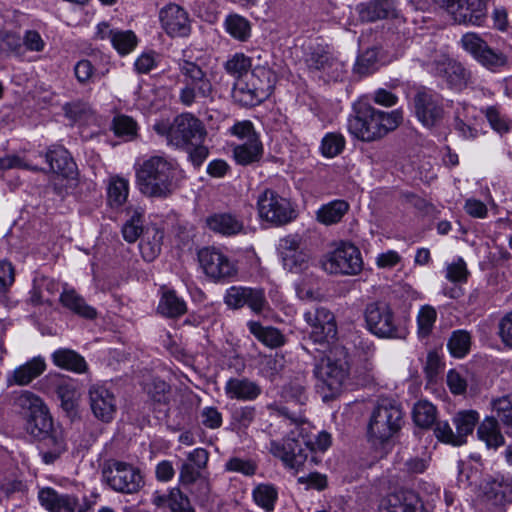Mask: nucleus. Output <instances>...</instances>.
I'll return each instance as SVG.
<instances>
[{
	"mask_svg": "<svg viewBox=\"0 0 512 512\" xmlns=\"http://www.w3.org/2000/svg\"><path fill=\"white\" fill-rule=\"evenodd\" d=\"M268 409L273 415L283 417L287 426L294 425L287 437L282 441L271 440L269 443V452L278 458L285 468L298 473L303 469L307 454L301 448L303 443L311 451H326L331 445V435L325 431L319 432L316 436L308 435L309 425L301 411L291 412L288 406L269 405Z\"/></svg>",
	"mask_w": 512,
	"mask_h": 512,
	"instance_id": "f257e3e1",
	"label": "nucleus"
},
{
	"mask_svg": "<svg viewBox=\"0 0 512 512\" xmlns=\"http://www.w3.org/2000/svg\"><path fill=\"white\" fill-rule=\"evenodd\" d=\"M323 356L314 366L316 390L324 402L335 399L343 390L349 375L347 351L341 345L322 349Z\"/></svg>",
	"mask_w": 512,
	"mask_h": 512,
	"instance_id": "f03ea898",
	"label": "nucleus"
},
{
	"mask_svg": "<svg viewBox=\"0 0 512 512\" xmlns=\"http://www.w3.org/2000/svg\"><path fill=\"white\" fill-rule=\"evenodd\" d=\"M136 185L140 193L148 198L166 199L177 188V167L162 156H152L136 169Z\"/></svg>",
	"mask_w": 512,
	"mask_h": 512,
	"instance_id": "7ed1b4c3",
	"label": "nucleus"
},
{
	"mask_svg": "<svg viewBox=\"0 0 512 512\" xmlns=\"http://www.w3.org/2000/svg\"><path fill=\"white\" fill-rule=\"evenodd\" d=\"M402 121L401 110L386 112L369 106L349 118L348 130L361 141L374 142L396 130Z\"/></svg>",
	"mask_w": 512,
	"mask_h": 512,
	"instance_id": "20e7f679",
	"label": "nucleus"
},
{
	"mask_svg": "<svg viewBox=\"0 0 512 512\" xmlns=\"http://www.w3.org/2000/svg\"><path fill=\"white\" fill-rule=\"evenodd\" d=\"M177 65L183 77V86L178 94L179 103L185 107H192L212 102L215 88L208 73L190 59H180Z\"/></svg>",
	"mask_w": 512,
	"mask_h": 512,
	"instance_id": "39448f33",
	"label": "nucleus"
},
{
	"mask_svg": "<svg viewBox=\"0 0 512 512\" xmlns=\"http://www.w3.org/2000/svg\"><path fill=\"white\" fill-rule=\"evenodd\" d=\"M154 130L165 136L168 144L184 149L202 143L207 135L203 122L190 112L177 115L171 123L158 122Z\"/></svg>",
	"mask_w": 512,
	"mask_h": 512,
	"instance_id": "423d86ee",
	"label": "nucleus"
},
{
	"mask_svg": "<svg viewBox=\"0 0 512 512\" xmlns=\"http://www.w3.org/2000/svg\"><path fill=\"white\" fill-rule=\"evenodd\" d=\"M403 412L399 405L382 399L373 409L368 424V436L374 442L383 443L396 434L402 424Z\"/></svg>",
	"mask_w": 512,
	"mask_h": 512,
	"instance_id": "0eeeda50",
	"label": "nucleus"
},
{
	"mask_svg": "<svg viewBox=\"0 0 512 512\" xmlns=\"http://www.w3.org/2000/svg\"><path fill=\"white\" fill-rule=\"evenodd\" d=\"M321 267L331 275H358L363 269L361 252L353 243L340 241L323 256Z\"/></svg>",
	"mask_w": 512,
	"mask_h": 512,
	"instance_id": "6e6552de",
	"label": "nucleus"
},
{
	"mask_svg": "<svg viewBox=\"0 0 512 512\" xmlns=\"http://www.w3.org/2000/svg\"><path fill=\"white\" fill-rule=\"evenodd\" d=\"M102 476L104 482L117 493L134 494L144 486L141 471L123 461H107L103 467Z\"/></svg>",
	"mask_w": 512,
	"mask_h": 512,
	"instance_id": "1a4fd4ad",
	"label": "nucleus"
},
{
	"mask_svg": "<svg viewBox=\"0 0 512 512\" xmlns=\"http://www.w3.org/2000/svg\"><path fill=\"white\" fill-rule=\"evenodd\" d=\"M309 338L323 349L338 345L337 324L334 314L325 307H313L303 314Z\"/></svg>",
	"mask_w": 512,
	"mask_h": 512,
	"instance_id": "9d476101",
	"label": "nucleus"
},
{
	"mask_svg": "<svg viewBox=\"0 0 512 512\" xmlns=\"http://www.w3.org/2000/svg\"><path fill=\"white\" fill-rule=\"evenodd\" d=\"M15 401L27 418V430L31 435L42 437L51 430L52 418L39 396L30 391H22Z\"/></svg>",
	"mask_w": 512,
	"mask_h": 512,
	"instance_id": "9b49d317",
	"label": "nucleus"
},
{
	"mask_svg": "<svg viewBox=\"0 0 512 512\" xmlns=\"http://www.w3.org/2000/svg\"><path fill=\"white\" fill-rule=\"evenodd\" d=\"M452 19L463 25L482 26L487 19L488 0H432Z\"/></svg>",
	"mask_w": 512,
	"mask_h": 512,
	"instance_id": "f8f14e48",
	"label": "nucleus"
},
{
	"mask_svg": "<svg viewBox=\"0 0 512 512\" xmlns=\"http://www.w3.org/2000/svg\"><path fill=\"white\" fill-rule=\"evenodd\" d=\"M368 330L380 338L400 336L399 325L390 305L383 301L369 303L365 308Z\"/></svg>",
	"mask_w": 512,
	"mask_h": 512,
	"instance_id": "ddd939ff",
	"label": "nucleus"
},
{
	"mask_svg": "<svg viewBox=\"0 0 512 512\" xmlns=\"http://www.w3.org/2000/svg\"><path fill=\"white\" fill-rule=\"evenodd\" d=\"M257 209L261 219L275 225L286 224L294 217L290 202L270 189L258 196Z\"/></svg>",
	"mask_w": 512,
	"mask_h": 512,
	"instance_id": "4468645a",
	"label": "nucleus"
},
{
	"mask_svg": "<svg viewBox=\"0 0 512 512\" xmlns=\"http://www.w3.org/2000/svg\"><path fill=\"white\" fill-rule=\"evenodd\" d=\"M413 107L417 119L428 128L437 126L444 115L441 96L426 88L416 91Z\"/></svg>",
	"mask_w": 512,
	"mask_h": 512,
	"instance_id": "2eb2a0df",
	"label": "nucleus"
},
{
	"mask_svg": "<svg viewBox=\"0 0 512 512\" xmlns=\"http://www.w3.org/2000/svg\"><path fill=\"white\" fill-rule=\"evenodd\" d=\"M198 259L204 273L214 280L229 279L237 274L235 263L214 247L201 249Z\"/></svg>",
	"mask_w": 512,
	"mask_h": 512,
	"instance_id": "dca6fc26",
	"label": "nucleus"
},
{
	"mask_svg": "<svg viewBox=\"0 0 512 512\" xmlns=\"http://www.w3.org/2000/svg\"><path fill=\"white\" fill-rule=\"evenodd\" d=\"M512 502V476H497L487 480L483 486L481 503L488 512H502Z\"/></svg>",
	"mask_w": 512,
	"mask_h": 512,
	"instance_id": "f3484780",
	"label": "nucleus"
},
{
	"mask_svg": "<svg viewBox=\"0 0 512 512\" xmlns=\"http://www.w3.org/2000/svg\"><path fill=\"white\" fill-rule=\"evenodd\" d=\"M430 70L455 89L464 88L470 78V73L463 65L445 54L438 55L430 64Z\"/></svg>",
	"mask_w": 512,
	"mask_h": 512,
	"instance_id": "a211bd4d",
	"label": "nucleus"
},
{
	"mask_svg": "<svg viewBox=\"0 0 512 512\" xmlns=\"http://www.w3.org/2000/svg\"><path fill=\"white\" fill-rule=\"evenodd\" d=\"M161 27L170 37H187L191 32L188 12L181 6L170 3L159 12Z\"/></svg>",
	"mask_w": 512,
	"mask_h": 512,
	"instance_id": "6ab92c4d",
	"label": "nucleus"
},
{
	"mask_svg": "<svg viewBox=\"0 0 512 512\" xmlns=\"http://www.w3.org/2000/svg\"><path fill=\"white\" fill-rule=\"evenodd\" d=\"M91 410L96 418L110 422L115 416L117 405L114 394L104 385L95 384L89 389Z\"/></svg>",
	"mask_w": 512,
	"mask_h": 512,
	"instance_id": "aec40b11",
	"label": "nucleus"
},
{
	"mask_svg": "<svg viewBox=\"0 0 512 512\" xmlns=\"http://www.w3.org/2000/svg\"><path fill=\"white\" fill-rule=\"evenodd\" d=\"M38 498L43 507L49 512H90V508H78L79 499L75 495L60 494L55 489L46 487L38 493Z\"/></svg>",
	"mask_w": 512,
	"mask_h": 512,
	"instance_id": "412c9836",
	"label": "nucleus"
},
{
	"mask_svg": "<svg viewBox=\"0 0 512 512\" xmlns=\"http://www.w3.org/2000/svg\"><path fill=\"white\" fill-rule=\"evenodd\" d=\"M46 370V362L43 357H33L29 361L16 367L7 374L6 382L8 386H26L34 379L38 378Z\"/></svg>",
	"mask_w": 512,
	"mask_h": 512,
	"instance_id": "4be33fe9",
	"label": "nucleus"
},
{
	"mask_svg": "<svg viewBox=\"0 0 512 512\" xmlns=\"http://www.w3.org/2000/svg\"><path fill=\"white\" fill-rule=\"evenodd\" d=\"M356 10L361 21L364 22L397 17L393 0H373L369 3L359 4Z\"/></svg>",
	"mask_w": 512,
	"mask_h": 512,
	"instance_id": "5701e85b",
	"label": "nucleus"
},
{
	"mask_svg": "<svg viewBox=\"0 0 512 512\" xmlns=\"http://www.w3.org/2000/svg\"><path fill=\"white\" fill-rule=\"evenodd\" d=\"M305 62L310 69L323 70L333 78H337L342 70V64L321 46L311 47Z\"/></svg>",
	"mask_w": 512,
	"mask_h": 512,
	"instance_id": "b1692460",
	"label": "nucleus"
},
{
	"mask_svg": "<svg viewBox=\"0 0 512 512\" xmlns=\"http://www.w3.org/2000/svg\"><path fill=\"white\" fill-rule=\"evenodd\" d=\"M224 391L229 399L252 401L260 395L261 388L247 378H230L225 384Z\"/></svg>",
	"mask_w": 512,
	"mask_h": 512,
	"instance_id": "393cba45",
	"label": "nucleus"
},
{
	"mask_svg": "<svg viewBox=\"0 0 512 512\" xmlns=\"http://www.w3.org/2000/svg\"><path fill=\"white\" fill-rule=\"evenodd\" d=\"M380 512H421V505L414 493L399 492L384 500Z\"/></svg>",
	"mask_w": 512,
	"mask_h": 512,
	"instance_id": "a878e982",
	"label": "nucleus"
},
{
	"mask_svg": "<svg viewBox=\"0 0 512 512\" xmlns=\"http://www.w3.org/2000/svg\"><path fill=\"white\" fill-rule=\"evenodd\" d=\"M51 357L54 365L74 373H84L88 368L85 359L71 349L60 348Z\"/></svg>",
	"mask_w": 512,
	"mask_h": 512,
	"instance_id": "bb28decb",
	"label": "nucleus"
},
{
	"mask_svg": "<svg viewBox=\"0 0 512 512\" xmlns=\"http://www.w3.org/2000/svg\"><path fill=\"white\" fill-rule=\"evenodd\" d=\"M254 88L253 82L245 74L235 82L232 96L236 102L243 106H255L264 101L265 98Z\"/></svg>",
	"mask_w": 512,
	"mask_h": 512,
	"instance_id": "cd10ccee",
	"label": "nucleus"
},
{
	"mask_svg": "<svg viewBox=\"0 0 512 512\" xmlns=\"http://www.w3.org/2000/svg\"><path fill=\"white\" fill-rule=\"evenodd\" d=\"M206 222L211 230L226 236L238 234L243 229L241 221L226 213L214 214L208 217Z\"/></svg>",
	"mask_w": 512,
	"mask_h": 512,
	"instance_id": "c85d7f7f",
	"label": "nucleus"
},
{
	"mask_svg": "<svg viewBox=\"0 0 512 512\" xmlns=\"http://www.w3.org/2000/svg\"><path fill=\"white\" fill-rule=\"evenodd\" d=\"M60 302L64 307L79 316L88 319L96 317V310L86 304L85 300L74 289H64L60 296Z\"/></svg>",
	"mask_w": 512,
	"mask_h": 512,
	"instance_id": "c756f323",
	"label": "nucleus"
},
{
	"mask_svg": "<svg viewBox=\"0 0 512 512\" xmlns=\"http://www.w3.org/2000/svg\"><path fill=\"white\" fill-rule=\"evenodd\" d=\"M248 79L253 82L255 89L261 96L267 99L274 88L276 76L274 72L264 66H258L252 70L251 73L246 74Z\"/></svg>",
	"mask_w": 512,
	"mask_h": 512,
	"instance_id": "7c9ffc66",
	"label": "nucleus"
},
{
	"mask_svg": "<svg viewBox=\"0 0 512 512\" xmlns=\"http://www.w3.org/2000/svg\"><path fill=\"white\" fill-rule=\"evenodd\" d=\"M248 79L253 82L255 89L261 96L267 99L274 88L276 76L274 72L264 66H258L252 70L251 73L246 74Z\"/></svg>",
	"mask_w": 512,
	"mask_h": 512,
	"instance_id": "2f4dec72",
	"label": "nucleus"
},
{
	"mask_svg": "<svg viewBox=\"0 0 512 512\" xmlns=\"http://www.w3.org/2000/svg\"><path fill=\"white\" fill-rule=\"evenodd\" d=\"M478 438L489 448H498L504 444L498 421L494 417H486L477 429Z\"/></svg>",
	"mask_w": 512,
	"mask_h": 512,
	"instance_id": "473e14b6",
	"label": "nucleus"
},
{
	"mask_svg": "<svg viewBox=\"0 0 512 512\" xmlns=\"http://www.w3.org/2000/svg\"><path fill=\"white\" fill-rule=\"evenodd\" d=\"M348 210L349 204L346 201L334 200L319 208L316 218L321 224L333 225L340 222Z\"/></svg>",
	"mask_w": 512,
	"mask_h": 512,
	"instance_id": "72a5a7b5",
	"label": "nucleus"
},
{
	"mask_svg": "<svg viewBox=\"0 0 512 512\" xmlns=\"http://www.w3.org/2000/svg\"><path fill=\"white\" fill-rule=\"evenodd\" d=\"M38 438L43 439L45 445L51 448L42 454L43 461L47 464L53 463L66 451V443L62 432L53 429V426L47 434Z\"/></svg>",
	"mask_w": 512,
	"mask_h": 512,
	"instance_id": "f704fd0d",
	"label": "nucleus"
},
{
	"mask_svg": "<svg viewBox=\"0 0 512 512\" xmlns=\"http://www.w3.org/2000/svg\"><path fill=\"white\" fill-rule=\"evenodd\" d=\"M46 161L49 163L51 171L64 176H68L74 167L68 151L62 147L48 150Z\"/></svg>",
	"mask_w": 512,
	"mask_h": 512,
	"instance_id": "c9c22d12",
	"label": "nucleus"
},
{
	"mask_svg": "<svg viewBox=\"0 0 512 512\" xmlns=\"http://www.w3.org/2000/svg\"><path fill=\"white\" fill-rule=\"evenodd\" d=\"M479 421V413L475 410L459 411L453 418L458 439L461 445L466 443V437L470 435Z\"/></svg>",
	"mask_w": 512,
	"mask_h": 512,
	"instance_id": "e433bc0d",
	"label": "nucleus"
},
{
	"mask_svg": "<svg viewBox=\"0 0 512 512\" xmlns=\"http://www.w3.org/2000/svg\"><path fill=\"white\" fill-rule=\"evenodd\" d=\"M56 393L61 401V407L66 412H72L78 405L80 393L77 386L68 379H62L56 386Z\"/></svg>",
	"mask_w": 512,
	"mask_h": 512,
	"instance_id": "4c0bfd02",
	"label": "nucleus"
},
{
	"mask_svg": "<svg viewBox=\"0 0 512 512\" xmlns=\"http://www.w3.org/2000/svg\"><path fill=\"white\" fill-rule=\"evenodd\" d=\"M252 497L256 505L272 512L278 499V490L273 484L261 483L254 487Z\"/></svg>",
	"mask_w": 512,
	"mask_h": 512,
	"instance_id": "58836bf2",
	"label": "nucleus"
},
{
	"mask_svg": "<svg viewBox=\"0 0 512 512\" xmlns=\"http://www.w3.org/2000/svg\"><path fill=\"white\" fill-rule=\"evenodd\" d=\"M250 332L268 347H279L284 343V337L280 331L273 327H264L259 322L248 323Z\"/></svg>",
	"mask_w": 512,
	"mask_h": 512,
	"instance_id": "ea45409f",
	"label": "nucleus"
},
{
	"mask_svg": "<svg viewBox=\"0 0 512 512\" xmlns=\"http://www.w3.org/2000/svg\"><path fill=\"white\" fill-rule=\"evenodd\" d=\"M108 202L112 207L122 206L129 194V181L123 177H111L108 188Z\"/></svg>",
	"mask_w": 512,
	"mask_h": 512,
	"instance_id": "a19ab883",
	"label": "nucleus"
},
{
	"mask_svg": "<svg viewBox=\"0 0 512 512\" xmlns=\"http://www.w3.org/2000/svg\"><path fill=\"white\" fill-rule=\"evenodd\" d=\"M262 152L261 143L257 138H252L234 148V158L241 165H248L260 158Z\"/></svg>",
	"mask_w": 512,
	"mask_h": 512,
	"instance_id": "79ce46f5",
	"label": "nucleus"
},
{
	"mask_svg": "<svg viewBox=\"0 0 512 512\" xmlns=\"http://www.w3.org/2000/svg\"><path fill=\"white\" fill-rule=\"evenodd\" d=\"M158 311L167 317H179L186 312V303L174 291H167L159 302Z\"/></svg>",
	"mask_w": 512,
	"mask_h": 512,
	"instance_id": "37998d69",
	"label": "nucleus"
},
{
	"mask_svg": "<svg viewBox=\"0 0 512 512\" xmlns=\"http://www.w3.org/2000/svg\"><path fill=\"white\" fill-rule=\"evenodd\" d=\"M412 416L417 426L428 428L435 423L436 408L432 403L420 400L414 405Z\"/></svg>",
	"mask_w": 512,
	"mask_h": 512,
	"instance_id": "c03bdc74",
	"label": "nucleus"
},
{
	"mask_svg": "<svg viewBox=\"0 0 512 512\" xmlns=\"http://www.w3.org/2000/svg\"><path fill=\"white\" fill-rule=\"evenodd\" d=\"M282 396L287 402H294L299 406L298 410H291L289 408L291 412H302L301 406H303L307 401L304 377L297 378L295 382L285 385L282 391Z\"/></svg>",
	"mask_w": 512,
	"mask_h": 512,
	"instance_id": "a18cd8bd",
	"label": "nucleus"
},
{
	"mask_svg": "<svg viewBox=\"0 0 512 512\" xmlns=\"http://www.w3.org/2000/svg\"><path fill=\"white\" fill-rule=\"evenodd\" d=\"M111 44L122 56L131 53L138 44V38L131 30L116 29Z\"/></svg>",
	"mask_w": 512,
	"mask_h": 512,
	"instance_id": "49530a36",
	"label": "nucleus"
},
{
	"mask_svg": "<svg viewBox=\"0 0 512 512\" xmlns=\"http://www.w3.org/2000/svg\"><path fill=\"white\" fill-rule=\"evenodd\" d=\"M491 407L503 425L507 427L508 433H512V394L493 399Z\"/></svg>",
	"mask_w": 512,
	"mask_h": 512,
	"instance_id": "de8ad7c7",
	"label": "nucleus"
},
{
	"mask_svg": "<svg viewBox=\"0 0 512 512\" xmlns=\"http://www.w3.org/2000/svg\"><path fill=\"white\" fill-rule=\"evenodd\" d=\"M151 233V239L148 236L147 239H143L140 243V251L146 261H152L160 254L164 237L163 231L156 228H153Z\"/></svg>",
	"mask_w": 512,
	"mask_h": 512,
	"instance_id": "09e8293b",
	"label": "nucleus"
},
{
	"mask_svg": "<svg viewBox=\"0 0 512 512\" xmlns=\"http://www.w3.org/2000/svg\"><path fill=\"white\" fill-rule=\"evenodd\" d=\"M447 346L452 356L456 358H462L470 350L471 336L465 330L454 331L448 341Z\"/></svg>",
	"mask_w": 512,
	"mask_h": 512,
	"instance_id": "8fccbe9b",
	"label": "nucleus"
},
{
	"mask_svg": "<svg viewBox=\"0 0 512 512\" xmlns=\"http://www.w3.org/2000/svg\"><path fill=\"white\" fill-rule=\"evenodd\" d=\"M225 26L227 32L240 41H245L249 38L251 27L244 17L240 15H230L227 17L225 21Z\"/></svg>",
	"mask_w": 512,
	"mask_h": 512,
	"instance_id": "3c124183",
	"label": "nucleus"
},
{
	"mask_svg": "<svg viewBox=\"0 0 512 512\" xmlns=\"http://www.w3.org/2000/svg\"><path fill=\"white\" fill-rule=\"evenodd\" d=\"M482 66L491 71H496L507 64V56L500 52L485 46L479 57L476 59Z\"/></svg>",
	"mask_w": 512,
	"mask_h": 512,
	"instance_id": "603ef678",
	"label": "nucleus"
},
{
	"mask_svg": "<svg viewBox=\"0 0 512 512\" xmlns=\"http://www.w3.org/2000/svg\"><path fill=\"white\" fill-rule=\"evenodd\" d=\"M345 147V139L339 133H327L321 142V153L327 158H333L340 154Z\"/></svg>",
	"mask_w": 512,
	"mask_h": 512,
	"instance_id": "864d4df0",
	"label": "nucleus"
},
{
	"mask_svg": "<svg viewBox=\"0 0 512 512\" xmlns=\"http://www.w3.org/2000/svg\"><path fill=\"white\" fill-rule=\"evenodd\" d=\"M245 305L254 313H261L268 307L265 291L258 287H245Z\"/></svg>",
	"mask_w": 512,
	"mask_h": 512,
	"instance_id": "5fc2aeb1",
	"label": "nucleus"
},
{
	"mask_svg": "<svg viewBox=\"0 0 512 512\" xmlns=\"http://www.w3.org/2000/svg\"><path fill=\"white\" fill-rule=\"evenodd\" d=\"M282 261L284 268L292 273L305 272L310 266V256L304 249L284 258Z\"/></svg>",
	"mask_w": 512,
	"mask_h": 512,
	"instance_id": "6e6d98bb",
	"label": "nucleus"
},
{
	"mask_svg": "<svg viewBox=\"0 0 512 512\" xmlns=\"http://www.w3.org/2000/svg\"><path fill=\"white\" fill-rule=\"evenodd\" d=\"M251 65L252 62L249 57L243 53H236L225 63V69L229 74L241 78L245 74H249L248 70L251 68Z\"/></svg>",
	"mask_w": 512,
	"mask_h": 512,
	"instance_id": "4d7b16f0",
	"label": "nucleus"
},
{
	"mask_svg": "<svg viewBox=\"0 0 512 512\" xmlns=\"http://www.w3.org/2000/svg\"><path fill=\"white\" fill-rule=\"evenodd\" d=\"M436 317V310L432 306L426 305L419 310L417 323L420 336L426 337L431 333Z\"/></svg>",
	"mask_w": 512,
	"mask_h": 512,
	"instance_id": "13d9d810",
	"label": "nucleus"
},
{
	"mask_svg": "<svg viewBox=\"0 0 512 512\" xmlns=\"http://www.w3.org/2000/svg\"><path fill=\"white\" fill-rule=\"evenodd\" d=\"M142 231V214L134 212L131 218L122 227L123 237L127 242L133 243L139 238Z\"/></svg>",
	"mask_w": 512,
	"mask_h": 512,
	"instance_id": "bf43d9fd",
	"label": "nucleus"
},
{
	"mask_svg": "<svg viewBox=\"0 0 512 512\" xmlns=\"http://www.w3.org/2000/svg\"><path fill=\"white\" fill-rule=\"evenodd\" d=\"M461 45L465 51L477 59L487 43L478 34L469 32L462 36Z\"/></svg>",
	"mask_w": 512,
	"mask_h": 512,
	"instance_id": "052dcab7",
	"label": "nucleus"
},
{
	"mask_svg": "<svg viewBox=\"0 0 512 512\" xmlns=\"http://www.w3.org/2000/svg\"><path fill=\"white\" fill-rule=\"evenodd\" d=\"M469 275L465 261L458 258L446 267V279L453 283L466 282Z\"/></svg>",
	"mask_w": 512,
	"mask_h": 512,
	"instance_id": "680f3d73",
	"label": "nucleus"
},
{
	"mask_svg": "<svg viewBox=\"0 0 512 512\" xmlns=\"http://www.w3.org/2000/svg\"><path fill=\"white\" fill-rule=\"evenodd\" d=\"M225 468L230 472H237L245 476H252L256 473L257 465L252 460L234 457L226 462Z\"/></svg>",
	"mask_w": 512,
	"mask_h": 512,
	"instance_id": "e2e57ef3",
	"label": "nucleus"
},
{
	"mask_svg": "<svg viewBox=\"0 0 512 512\" xmlns=\"http://www.w3.org/2000/svg\"><path fill=\"white\" fill-rule=\"evenodd\" d=\"M378 62V52L376 49H367L361 54L356 63V70L360 74H369L376 69Z\"/></svg>",
	"mask_w": 512,
	"mask_h": 512,
	"instance_id": "0e129e2a",
	"label": "nucleus"
},
{
	"mask_svg": "<svg viewBox=\"0 0 512 512\" xmlns=\"http://www.w3.org/2000/svg\"><path fill=\"white\" fill-rule=\"evenodd\" d=\"M255 418V408L243 406L236 408L232 413V424L239 429L247 428Z\"/></svg>",
	"mask_w": 512,
	"mask_h": 512,
	"instance_id": "69168bd1",
	"label": "nucleus"
},
{
	"mask_svg": "<svg viewBox=\"0 0 512 512\" xmlns=\"http://www.w3.org/2000/svg\"><path fill=\"white\" fill-rule=\"evenodd\" d=\"M168 507L171 512H195L188 497L177 488L170 491V502Z\"/></svg>",
	"mask_w": 512,
	"mask_h": 512,
	"instance_id": "338daca9",
	"label": "nucleus"
},
{
	"mask_svg": "<svg viewBox=\"0 0 512 512\" xmlns=\"http://www.w3.org/2000/svg\"><path fill=\"white\" fill-rule=\"evenodd\" d=\"M434 433L440 441L453 446H461V440L458 439L457 432H453L451 426L446 421L436 423Z\"/></svg>",
	"mask_w": 512,
	"mask_h": 512,
	"instance_id": "774afa93",
	"label": "nucleus"
}]
</instances>
